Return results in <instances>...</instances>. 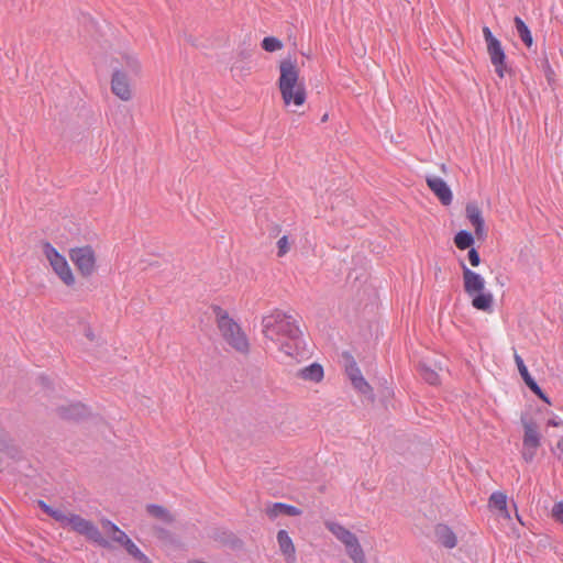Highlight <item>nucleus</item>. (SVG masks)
<instances>
[{"label":"nucleus","mask_w":563,"mask_h":563,"mask_svg":"<svg viewBox=\"0 0 563 563\" xmlns=\"http://www.w3.org/2000/svg\"><path fill=\"white\" fill-rule=\"evenodd\" d=\"M300 514H301V511L297 507L288 506V505L284 504V515H287V516H298Z\"/></svg>","instance_id":"35"},{"label":"nucleus","mask_w":563,"mask_h":563,"mask_svg":"<svg viewBox=\"0 0 563 563\" xmlns=\"http://www.w3.org/2000/svg\"><path fill=\"white\" fill-rule=\"evenodd\" d=\"M282 514V503H276L273 507L267 509V515L271 519L277 518Z\"/></svg>","instance_id":"34"},{"label":"nucleus","mask_w":563,"mask_h":563,"mask_svg":"<svg viewBox=\"0 0 563 563\" xmlns=\"http://www.w3.org/2000/svg\"><path fill=\"white\" fill-rule=\"evenodd\" d=\"M70 514L71 512H64L59 509H54L51 517L54 518L57 522H59L62 527L67 528L68 520H70Z\"/></svg>","instance_id":"30"},{"label":"nucleus","mask_w":563,"mask_h":563,"mask_svg":"<svg viewBox=\"0 0 563 563\" xmlns=\"http://www.w3.org/2000/svg\"><path fill=\"white\" fill-rule=\"evenodd\" d=\"M70 514L71 512H64L59 509H54L51 517L54 518L57 522H59L62 527L67 528L68 520H70Z\"/></svg>","instance_id":"31"},{"label":"nucleus","mask_w":563,"mask_h":563,"mask_svg":"<svg viewBox=\"0 0 563 563\" xmlns=\"http://www.w3.org/2000/svg\"><path fill=\"white\" fill-rule=\"evenodd\" d=\"M38 506L41 507V509L46 512L48 516H52L53 511H54V508H52L51 506H48L46 503H44L43 500H38Z\"/></svg>","instance_id":"37"},{"label":"nucleus","mask_w":563,"mask_h":563,"mask_svg":"<svg viewBox=\"0 0 563 563\" xmlns=\"http://www.w3.org/2000/svg\"><path fill=\"white\" fill-rule=\"evenodd\" d=\"M552 517L563 525V501L556 503L552 508Z\"/></svg>","instance_id":"32"},{"label":"nucleus","mask_w":563,"mask_h":563,"mask_svg":"<svg viewBox=\"0 0 563 563\" xmlns=\"http://www.w3.org/2000/svg\"><path fill=\"white\" fill-rule=\"evenodd\" d=\"M114 70H125L129 77L136 78L142 73V65L136 55L124 54L122 56L121 67L115 68Z\"/></svg>","instance_id":"17"},{"label":"nucleus","mask_w":563,"mask_h":563,"mask_svg":"<svg viewBox=\"0 0 563 563\" xmlns=\"http://www.w3.org/2000/svg\"><path fill=\"white\" fill-rule=\"evenodd\" d=\"M514 21L518 35L527 47H531L533 45V38L529 27L519 16H516Z\"/></svg>","instance_id":"24"},{"label":"nucleus","mask_w":563,"mask_h":563,"mask_svg":"<svg viewBox=\"0 0 563 563\" xmlns=\"http://www.w3.org/2000/svg\"><path fill=\"white\" fill-rule=\"evenodd\" d=\"M43 254L49 263L53 272L67 286L73 287L76 284L75 274L69 266L66 257L62 255L51 243L45 242L42 245Z\"/></svg>","instance_id":"6"},{"label":"nucleus","mask_w":563,"mask_h":563,"mask_svg":"<svg viewBox=\"0 0 563 563\" xmlns=\"http://www.w3.org/2000/svg\"><path fill=\"white\" fill-rule=\"evenodd\" d=\"M463 273V287L468 297L472 298V307L483 312H492L494 295L486 290L485 278L461 263Z\"/></svg>","instance_id":"1"},{"label":"nucleus","mask_w":563,"mask_h":563,"mask_svg":"<svg viewBox=\"0 0 563 563\" xmlns=\"http://www.w3.org/2000/svg\"><path fill=\"white\" fill-rule=\"evenodd\" d=\"M347 375L353 384V386L363 394H367L371 391V386L362 376L361 371L352 365L347 368Z\"/></svg>","instance_id":"20"},{"label":"nucleus","mask_w":563,"mask_h":563,"mask_svg":"<svg viewBox=\"0 0 563 563\" xmlns=\"http://www.w3.org/2000/svg\"><path fill=\"white\" fill-rule=\"evenodd\" d=\"M426 181L430 190L437 196L443 206L451 205L453 200V194L448 184L442 178L437 176H428Z\"/></svg>","instance_id":"12"},{"label":"nucleus","mask_w":563,"mask_h":563,"mask_svg":"<svg viewBox=\"0 0 563 563\" xmlns=\"http://www.w3.org/2000/svg\"><path fill=\"white\" fill-rule=\"evenodd\" d=\"M284 90L283 100L284 107H295L291 112L302 114L303 111H299L307 100V90L305 81L299 79V70L292 64L286 66L284 64Z\"/></svg>","instance_id":"2"},{"label":"nucleus","mask_w":563,"mask_h":563,"mask_svg":"<svg viewBox=\"0 0 563 563\" xmlns=\"http://www.w3.org/2000/svg\"><path fill=\"white\" fill-rule=\"evenodd\" d=\"M263 333L266 339L271 340L277 345L279 344L282 336V317L278 311L276 313L264 317Z\"/></svg>","instance_id":"13"},{"label":"nucleus","mask_w":563,"mask_h":563,"mask_svg":"<svg viewBox=\"0 0 563 563\" xmlns=\"http://www.w3.org/2000/svg\"><path fill=\"white\" fill-rule=\"evenodd\" d=\"M515 362H516V365L518 367V371L522 377V379L525 380L526 385L538 396L540 397L541 399H543L544 401H548V398L544 396V394L542 393L541 388L538 386V384L534 382V379L531 377L527 366L525 365L523 363V360L521 358V356L517 353H515Z\"/></svg>","instance_id":"15"},{"label":"nucleus","mask_w":563,"mask_h":563,"mask_svg":"<svg viewBox=\"0 0 563 563\" xmlns=\"http://www.w3.org/2000/svg\"><path fill=\"white\" fill-rule=\"evenodd\" d=\"M467 258L470 264L473 267H477L481 264V257L478 252L475 249H471L467 254Z\"/></svg>","instance_id":"33"},{"label":"nucleus","mask_w":563,"mask_h":563,"mask_svg":"<svg viewBox=\"0 0 563 563\" xmlns=\"http://www.w3.org/2000/svg\"><path fill=\"white\" fill-rule=\"evenodd\" d=\"M67 528L80 536H84L87 540L102 548H109V541L102 536L99 528L92 521L85 519L79 515L70 514V520H68Z\"/></svg>","instance_id":"9"},{"label":"nucleus","mask_w":563,"mask_h":563,"mask_svg":"<svg viewBox=\"0 0 563 563\" xmlns=\"http://www.w3.org/2000/svg\"><path fill=\"white\" fill-rule=\"evenodd\" d=\"M302 320L295 314H284V346L289 355H301L305 351Z\"/></svg>","instance_id":"5"},{"label":"nucleus","mask_w":563,"mask_h":563,"mask_svg":"<svg viewBox=\"0 0 563 563\" xmlns=\"http://www.w3.org/2000/svg\"><path fill=\"white\" fill-rule=\"evenodd\" d=\"M262 48L268 53L282 49V41L275 36H267L262 41Z\"/></svg>","instance_id":"28"},{"label":"nucleus","mask_w":563,"mask_h":563,"mask_svg":"<svg viewBox=\"0 0 563 563\" xmlns=\"http://www.w3.org/2000/svg\"><path fill=\"white\" fill-rule=\"evenodd\" d=\"M276 246H277V255H282V239H279L277 242H276Z\"/></svg>","instance_id":"38"},{"label":"nucleus","mask_w":563,"mask_h":563,"mask_svg":"<svg viewBox=\"0 0 563 563\" xmlns=\"http://www.w3.org/2000/svg\"><path fill=\"white\" fill-rule=\"evenodd\" d=\"M548 424H549V426H553V427H558V426H560V424H561V422L555 421V420H549Z\"/></svg>","instance_id":"39"},{"label":"nucleus","mask_w":563,"mask_h":563,"mask_svg":"<svg viewBox=\"0 0 563 563\" xmlns=\"http://www.w3.org/2000/svg\"><path fill=\"white\" fill-rule=\"evenodd\" d=\"M283 241H284V243L286 242V238L285 236L283 238Z\"/></svg>","instance_id":"43"},{"label":"nucleus","mask_w":563,"mask_h":563,"mask_svg":"<svg viewBox=\"0 0 563 563\" xmlns=\"http://www.w3.org/2000/svg\"><path fill=\"white\" fill-rule=\"evenodd\" d=\"M126 552L142 563H148V558L139 549V547L130 539L126 538L124 543L121 545Z\"/></svg>","instance_id":"25"},{"label":"nucleus","mask_w":563,"mask_h":563,"mask_svg":"<svg viewBox=\"0 0 563 563\" xmlns=\"http://www.w3.org/2000/svg\"><path fill=\"white\" fill-rule=\"evenodd\" d=\"M488 506L498 510L504 518L510 519V512L507 508V496L503 492L493 493L489 497Z\"/></svg>","instance_id":"18"},{"label":"nucleus","mask_w":563,"mask_h":563,"mask_svg":"<svg viewBox=\"0 0 563 563\" xmlns=\"http://www.w3.org/2000/svg\"><path fill=\"white\" fill-rule=\"evenodd\" d=\"M146 511L152 517L165 523H172L174 521V516L169 512V510L159 505L150 504L146 506Z\"/></svg>","instance_id":"23"},{"label":"nucleus","mask_w":563,"mask_h":563,"mask_svg":"<svg viewBox=\"0 0 563 563\" xmlns=\"http://www.w3.org/2000/svg\"><path fill=\"white\" fill-rule=\"evenodd\" d=\"M132 79L128 76L125 70H113L111 77V91L122 101H130L133 99Z\"/></svg>","instance_id":"11"},{"label":"nucleus","mask_w":563,"mask_h":563,"mask_svg":"<svg viewBox=\"0 0 563 563\" xmlns=\"http://www.w3.org/2000/svg\"><path fill=\"white\" fill-rule=\"evenodd\" d=\"M327 118H328V115H327V114H325V115H323L322 121H325V120H327Z\"/></svg>","instance_id":"42"},{"label":"nucleus","mask_w":563,"mask_h":563,"mask_svg":"<svg viewBox=\"0 0 563 563\" xmlns=\"http://www.w3.org/2000/svg\"><path fill=\"white\" fill-rule=\"evenodd\" d=\"M68 255L82 277H91L98 271L97 253L91 245L71 247Z\"/></svg>","instance_id":"7"},{"label":"nucleus","mask_w":563,"mask_h":563,"mask_svg":"<svg viewBox=\"0 0 563 563\" xmlns=\"http://www.w3.org/2000/svg\"><path fill=\"white\" fill-rule=\"evenodd\" d=\"M217 324L224 341L235 351L247 353L249 340L241 327L221 308L216 310Z\"/></svg>","instance_id":"3"},{"label":"nucleus","mask_w":563,"mask_h":563,"mask_svg":"<svg viewBox=\"0 0 563 563\" xmlns=\"http://www.w3.org/2000/svg\"><path fill=\"white\" fill-rule=\"evenodd\" d=\"M454 243L457 249L466 250L474 244V238L468 231L462 230L455 234Z\"/></svg>","instance_id":"26"},{"label":"nucleus","mask_w":563,"mask_h":563,"mask_svg":"<svg viewBox=\"0 0 563 563\" xmlns=\"http://www.w3.org/2000/svg\"><path fill=\"white\" fill-rule=\"evenodd\" d=\"M277 86L282 89V75L277 79Z\"/></svg>","instance_id":"41"},{"label":"nucleus","mask_w":563,"mask_h":563,"mask_svg":"<svg viewBox=\"0 0 563 563\" xmlns=\"http://www.w3.org/2000/svg\"><path fill=\"white\" fill-rule=\"evenodd\" d=\"M38 506L41 507V509L46 512L48 516H52L53 511H54V508H52L51 506H48L46 503H44L43 500H38Z\"/></svg>","instance_id":"36"},{"label":"nucleus","mask_w":563,"mask_h":563,"mask_svg":"<svg viewBox=\"0 0 563 563\" xmlns=\"http://www.w3.org/2000/svg\"><path fill=\"white\" fill-rule=\"evenodd\" d=\"M420 375L427 383H429L431 385H435L439 383L438 373L427 366L420 367Z\"/></svg>","instance_id":"29"},{"label":"nucleus","mask_w":563,"mask_h":563,"mask_svg":"<svg viewBox=\"0 0 563 563\" xmlns=\"http://www.w3.org/2000/svg\"><path fill=\"white\" fill-rule=\"evenodd\" d=\"M299 376L309 382L320 383L323 379L324 373L320 364L313 363L299 372Z\"/></svg>","instance_id":"21"},{"label":"nucleus","mask_w":563,"mask_h":563,"mask_svg":"<svg viewBox=\"0 0 563 563\" xmlns=\"http://www.w3.org/2000/svg\"><path fill=\"white\" fill-rule=\"evenodd\" d=\"M327 529L340 541L354 563H366L365 552L355 533L335 521H327Z\"/></svg>","instance_id":"4"},{"label":"nucleus","mask_w":563,"mask_h":563,"mask_svg":"<svg viewBox=\"0 0 563 563\" xmlns=\"http://www.w3.org/2000/svg\"><path fill=\"white\" fill-rule=\"evenodd\" d=\"M87 413L88 409L86 408V406L79 402L71 404L67 408H59V415L65 419H80L85 417Z\"/></svg>","instance_id":"22"},{"label":"nucleus","mask_w":563,"mask_h":563,"mask_svg":"<svg viewBox=\"0 0 563 563\" xmlns=\"http://www.w3.org/2000/svg\"><path fill=\"white\" fill-rule=\"evenodd\" d=\"M276 540L279 544H282V530H279L277 533H276Z\"/></svg>","instance_id":"40"},{"label":"nucleus","mask_w":563,"mask_h":563,"mask_svg":"<svg viewBox=\"0 0 563 563\" xmlns=\"http://www.w3.org/2000/svg\"><path fill=\"white\" fill-rule=\"evenodd\" d=\"M483 35L487 44V53L489 55L490 62L495 67V71L500 78L505 77L507 66H506V55L501 43L498 38H496L488 26L483 27Z\"/></svg>","instance_id":"10"},{"label":"nucleus","mask_w":563,"mask_h":563,"mask_svg":"<svg viewBox=\"0 0 563 563\" xmlns=\"http://www.w3.org/2000/svg\"><path fill=\"white\" fill-rule=\"evenodd\" d=\"M295 545L290 538L284 532V563H295Z\"/></svg>","instance_id":"27"},{"label":"nucleus","mask_w":563,"mask_h":563,"mask_svg":"<svg viewBox=\"0 0 563 563\" xmlns=\"http://www.w3.org/2000/svg\"><path fill=\"white\" fill-rule=\"evenodd\" d=\"M521 423L523 427L521 455L526 462H531L534 459L537 451L541 445V435L539 433V427L533 419L528 417H522Z\"/></svg>","instance_id":"8"},{"label":"nucleus","mask_w":563,"mask_h":563,"mask_svg":"<svg viewBox=\"0 0 563 563\" xmlns=\"http://www.w3.org/2000/svg\"><path fill=\"white\" fill-rule=\"evenodd\" d=\"M101 528L103 533L108 537L106 538L109 542H113L115 544L122 545L126 538V533L122 531L115 523L108 519L101 520Z\"/></svg>","instance_id":"16"},{"label":"nucleus","mask_w":563,"mask_h":563,"mask_svg":"<svg viewBox=\"0 0 563 563\" xmlns=\"http://www.w3.org/2000/svg\"><path fill=\"white\" fill-rule=\"evenodd\" d=\"M435 536L438 541L448 549H453L457 543L455 533L446 526H438Z\"/></svg>","instance_id":"19"},{"label":"nucleus","mask_w":563,"mask_h":563,"mask_svg":"<svg viewBox=\"0 0 563 563\" xmlns=\"http://www.w3.org/2000/svg\"><path fill=\"white\" fill-rule=\"evenodd\" d=\"M466 217L474 228L475 234L478 239L485 235V221L481 208L476 203H468L466 206Z\"/></svg>","instance_id":"14"}]
</instances>
